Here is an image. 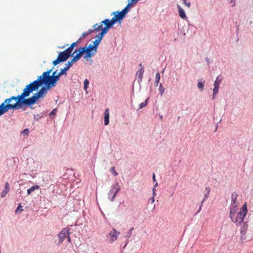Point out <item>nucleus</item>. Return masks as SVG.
<instances>
[{"instance_id":"obj_1","label":"nucleus","mask_w":253,"mask_h":253,"mask_svg":"<svg viewBox=\"0 0 253 253\" xmlns=\"http://www.w3.org/2000/svg\"><path fill=\"white\" fill-rule=\"evenodd\" d=\"M43 84H44L42 76H40L37 80L26 85L21 95L17 96H12L10 97V99L16 100L17 98L23 99L28 97L34 91H37Z\"/></svg>"},{"instance_id":"obj_2","label":"nucleus","mask_w":253,"mask_h":253,"mask_svg":"<svg viewBox=\"0 0 253 253\" xmlns=\"http://www.w3.org/2000/svg\"><path fill=\"white\" fill-rule=\"evenodd\" d=\"M237 211L230 210V217L231 220L236 223L237 226H239L244 222V219L247 213V206L246 203L242 207L240 211L237 213Z\"/></svg>"},{"instance_id":"obj_3","label":"nucleus","mask_w":253,"mask_h":253,"mask_svg":"<svg viewBox=\"0 0 253 253\" xmlns=\"http://www.w3.org/2000/svg\"><path fill=\"white\" fill-rule=\"evenodd\" d=\"M52 70V69H51L46 72H44L41 75L43 83L45 84V86H48V87L54 86L57 82L59 80L60 77L63 75L59 72L56 75V77H51L50 74Z\"/></svg>"},{"instance_id":"obj_4","label":"nucleus","mask_w":253,"mask_h":253,"mask_svg":"<svg viewBox=\"0 0 253 253\" xmlns=\"http://www.w3.org/2000/svg\"><path fill=\"white\" fill-rule=\"evenodd\" d=\"M41 97L38 95L37 93H35L32 96L28 99H20L17 98L15 100L16 102L14 103L15 109H18L22 107L23 104L26 105H32L36 103L37 101Z\"/></svg>"},{"instance_id":"obj_5","label":"nucleus","mask_w":253,"mask_h":253,"mask_svg":"<svg viewBox=\"0 0 253 253\" xmlns=\"http://www.w3.org/2000/svg\"><path fill=\"white\" fill-rule=\"evenodd\" d=\"M113 25L112 20H110L108 19H106L101 21L99 25L95 24L93 27L94 28V30L96 31H98L102 29L101 33L104 32L103 34L105 35L107 33L109 29L111 28Z\"/></svg>"},{"instance_id":"obj_6","label":"nucleus","mask_w":253,"mask_h":253,"mask_svg":"<svg viewBox=\"0 0 253 253\" xmlns=\"http://www.w3.org/2000/svg\"><path fill=\"white\" fill-rule=\"evenodd\" d=\"M78 51L79 52L75 55V56L78 60L80 59L84 54H85L84 58L87 59L88 58L93 56L96 53L94 51L86 49V46L80 47Z\"/></svg>"},{"instance_id":"obj_7","label":"nucleus","mask_w":253,"mask_h":253,"mask_svg":"<svg viewBox=\"0 0 253 253\" xmlns=\"http://www.w3.org/2000/svg\"><path fill=\"white\" fill-rule=\"evenodd\" d=\"M12 100L10 98L6 99L0 105V116L10 109H16L14 104L10 102Z\"/></svg>"},{"instance_id":"obj_8","label":"nucleus","mask_w":253,"mask_h":253,"mask_svg":"<svg viewBox=\"0 0 253 253\" xmlns=\"http://www.w3.org/2000/svg\"><path fill=\"white\" fill-rule=\"evenodd\" d=\"M70 56L66 52L65 50L61 51L59 53L57 59L52 62V64L55 66L60 62L66 61Z\"/></svg>"},{"instance_id":"obj_9","label":"nucleus","mask_w":253,"mask_h":253,"mask_svg":"<svg viewBox=\"0 0 253 253\" xmlns=\"http://www.w3.org/2000/svg\"><path fill=\"white\" fill-rule=\"evenodd\" d=\"M120 186L118 182H116V183L112 185V188L108 193L109 196H110L111 195L113 194V196L112 198L110 199V200L111 201H113L114 200L115 196H116L117 193L120 191Z\"/></svg>"},{"instance_id":"obj_10","label":"nucleus","mask_w":253,"mask_h":253,"mask_svg":"<svg viewBox=\"0 0 253 253\" xmlns=\"http://www.w3.org/2000/svg\"><path fill=\"white\" fill-rule=\"evenodd\" d=\"M237 197L238 194L236 192L232 194L230 210L237 211V207L239 205V202L237 201Z\"/></svg>"},{"instance_id":"obj_11","label":"nucleus","mask_w":253,"mask_h":253,"mask_svg":"<svg viewBox=\"0 0 253 253\" xmlns=\"http://www.w3.org/2000/svg\"><path fill=\"white\" fill-rule=\"evenodd\" d=\"M69 228L68 227L64 228L58 234V237L59 238L58 244H61L64 240L68 236L70 235V233L69 232Z\"/></svg>"},{"instance_id":"obj_12","label":"nucleus","mask_w":253,"mask_h":253,"mask_svg":"<svg viewBox=\"0 0 253 253\" xmlns=\"http://www.w3.org/2000/svg\"><path fill=\"white\" fill-rule=\"evenodd\" d=\"M78 61V60L75 56L71 61H68V63L65 64V67L61 70L60 72V74L62 75L66 74V72L73 66L74 63Z\"/></svg>"},{"instance_id":"obj_13","label":"nucleus","mask_w":253,"mask_h":253,"mask_svg":"<svg viewBox=\"0 0 253 253\" xmlns=\"http://www.w3.org/2000/svg\"><path fill=\"white\" fill-rule=\"evenodd\" d=\"M222 81V79L219 78V76H218L216 78V80L214 82V88L213 89V97L212 98H214L215 96L218 92L219 86L220 84Z\"/></svg>"},{"instance_id":"obj_14","label":"nucleus","mask_w":253,"mask_h":253,"mask_svg":"<svg viewBox=\"0 0 253 253\" xmlns=\"http://www.w3.org/2000/svg\"><path fill=\"white\" fill-rule=\"evenodd\" d=\"M112 14L114 15V16L111 19L112 23L114 24L117 21L120 22L125 17L121 13V12L119 11H117L116 12H114L112 13Z\"/></svg>"},{"instance_id":"obj_15","label":"nucleus","mask_w":253,"mask_h":253,"mask_svg":"<svg viewBox=\"0 0 253 253\" xmlns=\"http://www.w3.org/2000/svg\"><path fill=\"white\" fill-rule=\"evenodd\" d=\"M120 232H118L115 228L110 231L108 236L110 237V242H113L118 239V236L120 235Z\"/></svg>"},{"instance_id":"obj_16","label":"nucleus","mask_w":253,"mask_h":253,"mask_svg":"<svg viewBox=\"0 0 253 253\" xmlns=\"http://www.w3.org/2000/svg\"><path fill=\"white\" fill-rule=\"evenodd\" d=\"M103 33H100L99 34L97 35L95 37V38L96 39L94 42H93V46L95 47V49H96L97 50V46L99 44L104 34Z\"/></svg>"},{"instance_id":"obj_17","label":"nucleus","mask_w":253,"mask_h":253,"mask_svg":"<svg viewBox=\"0 0 253 253\" xmlns=\"http://www.w3.org/2000/svg\"><path fill=\"white\" fill-rule=\"evenodd\" d=\"M241 225L240 232L241 237L243 238L246 234L248 229V224L246 222H243Z\"/></svg>"},{"instance_id":"obj_18","label":"nucleus","mask_w":253,"mask_h":253,"mask_svg":"<svg viewBox=\"0 0 253 253\" xmlns=\"http://www.w3.org/2000/svg\"><path fill=\"white\" fill-rule=\"evenodd\" d=\"M139 66L140 67V69L137 72L136 75L138 77V82L140 83L142 81L143 75L144 72V70L141 63L139 64Z\"/></svg>"},{"instance_id":"obj_19","label":"nucleus","mask_w":253,"mask_h":253,"mask_svg":"<svg viewBox=\"0 0 253 253\" xmlns=\"http://www.w3.org/2000/svg\"><path fill=\"white\" fill-rule=\"evenodd\" d=\"M50 87H48V86H46V87L43 86L41 88V89L37 92L38 95L41 97H44L45 95L46 94L47 92V90L50 88Z\"/></svg>"},{"instance_id":"obj_20","label":"nucleus","mask_w":253,"mask_h":253,"mask_svg":"<svg viewBox=\"0 0 253 253\" xmlns=\"http://www.w3.org/2000/svg\"><path fill=\"white\" fill-rule=\"evenodd\" d=\"M179 15L181 18L185 19L187 18L186 14L183 9L178 4L177 5Z\"/></svg>"},{"instance_id":"obj_21","label":"nucleus","mask_w":253,"mask_h":253,"mask_svg":"<svg viewBox=\"0 0 253 253\" xmlns=\"http://www.w3.org/2000/svg\"><path fill=\"white\" fill-rule=\"evenodd\" d=\"M109 124V111L107 108L104 112V125L107 126Z\"/></svg>"},{"instance_id":"obj_22","label":"nucleus","mask_w":253,"mask_h":253,"mask_svg":"<svg viewBox=\"0 0 253 253\" xmlns=\"http://www.w3.org/2000/svg\"><path fill=\"white\" fill-rule=\"evenodd\" d=\"M5 185V189L1 192V195H0V196L2 198H3L6 196V195L8 193L9 189H10L9 185L8 182H6Z\"/></svg>"},{"instance_id":"obj_23","label":"nucleus","mask_w":253,"mask_h":253,"mask_svg":"<svg viewBox=\"0 0 253 253\" xmlns=\"http://www.w3.org/2000/svg\"><path fill=\"white\" fill-rule=\"evenodd\" d=\"M40 188V186L37 185L35 186H33L30 187L29 189L27 190V193L28 195H30L35 190L39 189Z\"/></svg>"},{"instance_id":"obj_24","label":"nucleus","mask_w":253,"mask_h":253,"mask_svg":"<svg viewBox=\"0 0 253 253\" xmlns=\"http://www.w3.org/2000/svg\"><path fill=\"white\" fill-rule=\"evenodd\" d=\"M204 82H205V81L203 80V79H201V80H200L199 81L198 84H197L198 87L202 91H203V90H204Z\"/></svg>"},{"instance_id":"obj_25","label":"nucleus","mask_w":253,"mask_h":253,"mask_svg":"<svg viewBox=\"0 0 253 253\" xmlns=\"http://www.w3.org/2000/svg\"><path fill=\"white\" fill-rule=\"evenodd\" d=\"M160 80V74L159 72H157L156 74V77H155V84L156 86H157L158 85V83Z\"/></svg>"},{"instance_id":"obj_26","label":"nucleus","mask_w":253,"mask_h":253,"mask_svg":"<svg viewBox=\"0 0 253 253\" xmlns=\"http://www.w3.org/2000/svg\"><path fill=\"white\" fill-rule=\"evenodd\" d=\"M129 11V8L127 7H125L124 9L120 11L121 13L123 14V15L125 17L126 15L127 14V13Z\"/></svg>"},{"instance_id":"obj_27","label":"nucleus","mask_w":253,"mask_h":253,"mask_svg":"<svg viewBox=\"0 0 253 253\" xmlns=\"http://www.w3.org/2000/svg\"><path fill=\"white\" fill-rule=\"evenodd\" d=\"M74 48H72L71 46H69L65 50L66 52H67L70 56H71L72 51L73 50Z\"/></svg>"},{"instance_id":"obj_28","label":"nucleus","mask_w":253,"mask_h":253,"mask_svg":"<svg viewBox=\"0 0 253 253\" xmlns=\"http://www.w3.org/2000/svg\"><path fill=\"white\" fill-rule=\"evenodd\" d=\"M88 84L89 81H88L87 79H85L84 82V90H86L87 89Z\"/></svg>"},{"instance_id":"obj_29","label":"nucleus","mask_w":253,"mask_h":253,"mask_svg":"<svg viewBox=\"0 0 253 253\" xmlns=\"http://www.w3.org/2000/svg\"><path fill=\"white\" fill-rule=\"evenodd\" d=\"M110 171L111 172H112V173L114 176H116L118 175V172H116V171L115 170V168L114 167L111 168Z\"/></svg>"},{"instance_id":"obj_30","label":"nucleus","mask_w":253,"mask_h":253,"mask_svg":"<svg viewBox=\"0 0 253 253\" xmlns=\"http://www.w3.org/2000/svg\"><path fill=\"white\" fill-rule=\"evenodd\" d=\"M206 190L207 191V194L205 195V198L202 201V204H203L204 203V202L205 201V200L208 198V197H209V193H210V188L209 187H207L206 188Z\"/></svg>"},{"instance_id":"obj_31","label":"nucleus","mask_w":253,"mask_h":253,"mask_svg":"<svg viewBox=\"0 0 253 253\" xmlns=\"http://www.w3.org/2000/svg\"><path fill=\"white\" fill-rule=\"evenodd\" d=\"M147 100L148 99H147L144 102H142L140 104L139 109H141L146 106L147 104Z\"/></svg>"},{"instance_id":"obj_32","label":"nucleus","mask_w":253,"mask_h":253,"mask_svg":"<svg viewBox=\"0 0 253 253\" xmlns=\"http://www.w3.org/2000/svg\"><path fill=\"white\" fill-rule=\"evenodd\" d=\"M86 49H89L92 51H94L95 52H97V50L95 49V47H94L93 45H89V46L88 47H86Z\"/></svg>"},{"instance_id":"obj_33","label":"nucleus","mask_w":253,"mask_h":253,"mask_svg":"<svg viewBox=\"0 0 253 253\" xmlns=\"http://www.w3.org/2000/svg\"><path fill=\"white\" fill-rule=\"evenodd\" d=\"M159 90H160V93H161V95L163 94V93L164 92L165 89H164V87H163L161 84H160Z\"/></svg>"},{"instance_id":"obj_34","label":"nucleus","mask_w":253,"mask_h":253,"mask_svg":"<svg viewBox=\"0 0 253 253\" xmlns=\"http://www.w3.org/2000/svg\"><path fill=\"white\" fill-rule=\"evenodd\" d=\"M22 133L28 135L29 133V129L28 128H25L22 131Z\"/></svg>"},{"instance_id":"obj_35","label":"nucleus","mask_w":253,"mask_h":253,"mask_svg":"<svg viewBox=\"0 0 253 253\" xmlns=\"http://www.w3.org/2000/svg\"><path fill=\"white\" fill-rule=\"evenodd\" d=\"M19 210H20L21 211H22L23 210L21 205H19L18 207H17V209L16 210V211H15L16 213H17L18 211H19Z\"/></svg>"},{"instance_id":"obj_36","label":"nucleus","mask_w":253,"mask_h":253,"mask_svg":"<svg viewBox=\"0 0 253 253\" xmlns=\"http://www.w3.org/2000/svg\"><path fill=\"white\" fill-rule=\"evenodd\" d=\"M133 230V227H132L130 229H129L128 232L127 233V236L128 237H130L132 234V231Z\"/></svg>"},{"instance_id":"obj_37","label":"nucleus","mask_w":253,"mask_h":253,"mask_svg":"<svg viewBox=\"0 0 253 253\" xmlns=\"http://www.w3.org/2000/svg\"><path fill=\"white\" fill-rule=\"evenodd\" d=\"M77 44H78V42H74L71 44L70 46H71L72 48H74Z\"/></svg>"},{"instance_id":"obj_38","label":"nucleus","mask_w":253,"mask_h":253,"mask_svg":"<svg viewBox=\"0 0 253 253\" xmlns=\"http://www.w3.org/2000/svg\"><path fill=\"white\" fill-rule=\"evenodd\" d=\"M133 4H134L133 3H131V1H130V2H129L127 5L126 6V7H128V8H129L131 5H132Z\"/></svg>"},{"instance_id":"obj_39","label":"nucleus","mask_w":253,"mask_h":253,"mask_svg":"<svg viewBox=\"0 0 253 253\" xmlns=\"http://www.w3.org/2000/svg\"><path fill=\"white\" fill-rule=\"evenodd\" d=\"M56 112H57V110L56 109H54L52 111L51 113H50V115H51V114L55 115L56 113Z\"/></svg>"},{"instance_id":"obj_40","label":"nucleus","mask_w":253,"mask_h":253,"mask_svg":"<svg viewBox=\"0 0 253 253\" xmlns=\"http://www.w3.org/2000/svg\"><path fill=\"white\" fill-rule=\"evenodd\" d=\"M156 189H155V187L153 189V196L155 197L156 194Z\"/></svg>"},{"instance_id":"obj_41","label":"nucleus","mask_w":253,"mask_h":253,"mask_svg":"<svg viewBox=\"0 0 253 253\" xmlns=\"http://www.w3.org/2000/svg\"><path fill=\"white\" fill-rule=\"evenodd\" d=\"M67 238L68 242L70 243H71V239L70 237V235H68V236H67Z\"/></svg>"},{"instance_id":"obj_42","label":"nucleus","mask_w":253,"mask_h":253,"mask_svg":"<svg viewBox=\"0 0 253 253\" xmlns=\"http://www.w3.org/2000/svg\"><path fill=\"white\" fill-rule=\"evenodd\" d=\"M131 1V3H133L134 4H136L138 1L137 0H130Z\"/></svg>"},{"instance_id":"obj_43","label":"nucleus","mask_w":253,"mask_h":253,"mask_svg":"<svg viewBox=\"0 0 253 253\" xmlns=\"http://www.w3.org/2000/svg\"><path fill=\"white\" fill-rule=\"evenodd\" d=\"M150 200L151 201V203H153L155 202V197L153 196Z\"/></svg>"},{"instance_id":"obj_44","label":"nucleus","mask_w":253,"mask_h":253,"mask_svg":"<svg viewBox=\"0 0 253 253\" xmlns=\"http://www.w3.org/2000/svg\"><path fill=\"white\" fill-rule=\"evenodd\" d=\"M56 71H54L53 72L52 76L51 77H56Z\"/></svg>"},{"instance_id":"obj_45","label":"nucleus","mask_w":253,"mask_h":253,"mask_svg":"<svg viewBox=\"0 0 253 253\" xmlns=\"http://www.w3.org/2000/svg\"><path fill=\"white\" fill-rule=\"evenodd\" d=\"M230 3H233V6H234L235 5V0H230Z\"/></svg>"},{"instance_id":"obj_46","label":"nucleus","mask_w":253,"mask_h":253,"mask_svg":"<svg viewBox=\"0 0 253 253\" xmlns=\"http://www.w3.org/2000/svg\"><path fill=\"white\" fill-rule=\"evenodd\" d=\"M153 180L154 182H156L155 175L154 173L153 175Z\"/></svg>"},{"instance_id":"obj_47","label":"nucleus","mask_w":253,"mask_h":253,"mask_svg":"<svg viewBox=\"0 0 253 253\" xmlns=\"http://www.w3.org/2000/svg\"><path fill=\"white\" fill-rule=\"evenodd\" d=\"M16 102V101L15 100H12L10 102V103L11 104H14Z\"/></svg>"},{"instance_id":"obj_48","label":"nucleus","mask_w":253,"mask_h":253,"mask_svg":"<svg viewBox=\"0 0 253 253\" xmlns=\"http://www.w3.org/2000/svg\"><path fill=\"white\" fill-rule=\"evenodd\" d=\"M87 33H85V32H84V33H83L82 34V36L84 37V36H87Z\"/></svg>"},{"instance_id":"obj_49","label":"nucleus","mask_w":253,"mask_h":253,"mask_svg":"<svg viewBox=\"0 0 253 253\" xmlns=\"http://www.w3.org/2000/svg\"><path fill=\"white\" fill-rule=\"evenodd\" d=\"M82 38H80L76 42H78V43L80 42L81 41Z\"/></svg>"},{"instance_id":"obj_50","label":"nucleus","mask_w":253,"mask_h":253,"mask_svg":"<svg viewBox=\"0 0 253 253\" xmlns=\"http://www.w3.org/2000/svg\"><path fill=\"white\" fill-rule=\"evenodd\" d=\"M93 31H95L94 29V30H89V32L90 33H91L93 32Z\"/></svg>"},{"instance_id":"obj_51","label":"nucleus","mask_w":253,"mask_h":253,"mask_svg":"<svg viewBox=\"0 0 253 253\" xmlns=\"http://www.w3.org/2000/svg\"><path fill=\"white\" fill-rule=\"evenodd\" d=\"M158 186V183H156L154 185V187H155V189L156 188V187Z\"/></svg>"},{"instance_id":"obj_52","label":"nucleus","mask_w":253,"mask_h":253,"mask_svg":"<svg viewBox=\"0 0 253 253\" xmlns=\"http://www.w3.org/2000/svg\"><path fill=\"white\" fill-rule=\"evenodd\" d=\"M77 50H75L74 52H73V54H74L75 53L77 52Z\"/></svg>"},{"instance_id":"obj_53","label":"nucleus","mask_w":253,"mask_h":253,"mask_svg":"<svg viewBox=\"0 0 253 253\" xmlns=\"http://www.w3.org/2000/svg\"><path fill=\"white\" fill-rule=\"evenodd\" d=\"M155 208V205H154V209Z\"/></svg>"},{"instance_id":"obj_54","label":"nucleus","mask_w":253,"mask_h":253,"mask_svg":"<svg viewBox=\"0 0 253 253\" xmlns=\"http://www.w3.org/2000/svg\"><path fill=\"white\" fill-rule=\"evenodd\" d=\"M138 1H139V0H137Z\"/></svg>"}]
</instances>
